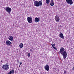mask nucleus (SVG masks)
<instances>
[{
	"instance_id": "11",
	"label": "nucleus",
	"mask_w": 74,
	"mask_h": 74,
	"mask_svg": "<svg viewBox=\"0 0 74 74\" xmlns=\"http://www.w3.org/2000/svg\"><path fill=\"white\" fill-rule=\"evenodd\" d=\"M11 42L9 40H7L6 41V44L8 45H11Z\"/></svg>"
},
{
	"instance_id": "21",
	"label": "nucleus",
	"mask_w": 74,
	"mask_h": 74,
	"mask_svg": "<svg viewBox=\"0 0 74 74\" xmlns=\"http://www.w3.org/2000/svg\"><path fill=\"white\" fill-rule=\"evenodd\" d=\"M51 1L52 2V3H53V0H51Z\"/></svg>"
},
{
	"instance_id": "20",
	"label": "nucleus",
	"mask_w": 74,
	"mask_h": 74,
	"mask_svg": "<svg viewBox=\"0 0 74 74\" xmlns=\"http://www.w3.org/2000/svg\"><path fill=\"white\" fill-rule=\"evenodd\" d=\"M64 74H66V70H64Z\"/></svg>"
},
{
	"instance_id": "14",
	"label": "nucleus",
	"mask_w": 74,
	"mask_h": 74,
	"mask_svg": "<svg viewBox=\"0 0 74 74\" xmlns=\"http://www.w3.org/2000/svg\"><path fill=\"white\" fill-rule=\"evenodd\" d=\"M19 47L21 48H22L23 47V44L22 43H21L19 45Z\"/></svg>"
},
{
	"instance_id": "25",
	"label": "nucleus",
	"mask_w": 74,
	"mask_h": 74,
	"mask_svg": "<svg viewBox=\"0 0 74 74\" xmlns=\"http://www.w3.org/2000/svg\"><path fill=\"white\" fill-rule=\"evenodd\" d=\"M3 62V60H1V62Z\"/></svg>"
},
{
	"instance_id": "8",
	"label": "nucleus",
	"mask_w": 74,
	"mask_h": 74,
	"mask_svg": "<svg viewBox=\"0 0 74 74\" xmlns=\"http://www.w3.org/2000/svg\"><path fill=\"white\" fill-rule=\"evenodd\" d=\"M44 68L47 71H49V67L48 64H47L45 66Z\"/></svg>"
},
{
	"instance_id": "7",
	"label": "nucleus",
	"mask_w": 74,
	"mask_h": 74,
	"mask_svg": "<svg viewBox=\"0 0 74 74\" xmlns=\"http://www.w3.org/2000/svg\"><path fill=\"white\" fill-rule=\"evenodd\" d=\"M55 21L57 22H59V21H60V18H59V16L56 15L55 16Z\"/></svg>"
},
{
	"instance_id": "19",
	"label": "nucleus",
	"mask_w": 74,
	"mask_h": 74,
	"mask_svg": "<svg viewBox=\"0 0 74 74\" xmlns=\"http://www.w3.org/2000/svg\"><path fill=\"white\" fill-rule=\"evenodd\" d=\"M53 49H55V50L56 51H57V49L56 48V47H53Z\"/></svg>"
},
{
	"instance_id": "2",
	"label": "nucleus",
	"mask_w": 74,
	"mask_h": 74,
	"mask_svg": "<svg viewBox=\"0 0 74 74\" xmlns=\"http://www.w3.org/2000/svg\"><path fill=\"white\" fill-rule=\"evenodd\" d=\"M34 5L35 7H39V6H41L42 3V1H36L34 2Z\"/></svg>"
},
{
	"instance_id": "22",
	"label": "nucleus",
	"mask_w": 74,
	"mask_h": 74,
	"mask_svg": "<svg viewBox=\"0 0 74 74\" xmlns=\"http://www.w3.org/2000/svg\"><path fill=\"white\" fill-rule=\"evenodd\" d=\"M20 65H21V64H22V63H20Z\"/></svg>"
},
{
	"instance_id": "13",
	"label": "nucleus",
	"mask_w": 74,
	"mask_h": 74,
	"mask_svg": "<svg viewBox=\"0 0 74 74\" xmlns=\"http://www.w3.org/2000/svg\"><path fill=\"white\" fill-rule=\"evenodd\" d=\"M14 70H12L10 71V72L8 73V74H14Z\"/></svg>"
},
{
	"instance_id": "4",
	"label": "nucleus",
	"mask_w": 74,
	"mask_h": 74,
	"mask_svg": "<svg viewBox=\"0 0 74 74\" xmlns=\"http://www.w3.org/2000/svg\"><path fill=\"white\" fill-rule=\"evenodd\" d=\"M4 9L7 12H8L9 14H10V12H11V11H12L11 8L9 7H5Z\"/></svg>"
},
{
	"instance_id": "12",
	"label": "nucleus",
	"mask_w": 74,
	"mask_h": 74,
	"mask_svg": "<svg viewBox=\"0 0 74 74\" xmlns=\"http://www.w3.org/2000/svg\"><path fill=\"white\" fill-rule=\"evenodd\" d=\"M40 21V19L38 18L37 17H36L35 18L34 22H39Z\"/></svg>"
},
{
	"instance_id": "3",
	"label": "nucleus",
	"mask_w": 74,
	"mask_h": 74,
	"mask_svg": "<svg viewBox=\"0 0 74 74\" xmlns=\"http://www.w3.org/2000/svg\"><path fill=\"white\" fill-rule=\"evenodd\" d=\"M2 68L3 70H5L7 71L9 69V65H7V64L3 65L2 66Z\"/></svg>"
},
{
	"instance_id": "15",
	"label": "nucleus",
	"mask_w": 74,
	"mask_h": 74,
	"mask_svg": "<svg viewBox=\"0 0 74 74\" xmlns=\"http://www.w3.org/2000/svg\"><path fill=\"white\" fill-rule=\"evenodd\" d=\"M46 2L47 4H49V2H50V0H46Z\"/></svg>"
},
{
	"instance_id": "23",
	"label": "nucleus",
	"mask_w": 74,
	"mask_h": 74,
	"mask_svg": "<svg viewBox=\"0 0 74 74\" xmlns=\"http://www.w3.org/2000/svg\"><path fill=\"white\" fill-rule=\"evenodd\" d=\"M30 51H32V49H30Z\"/></svg>"
},
{
	"instance_id": "9",
	"label": "nucleus",
	"mask_w": 74,
	"mask_h": 74,
	"mask_svg": "<svg viewBox=\"0 0 74 74\" xmlns=\"http://www.w3.org/2000/svg\"><path fill=\"white\" fill-rule=\"evenodd\" d=\"M59 37H60V38H62V39H64V36L63 35V34L62 33H60V34H59Z\"/></svg>"
},
{
	"instance_id": "18",
	"label": "nucleus",
	"mask_w": 74,
	"mask_h": 74,
	"mask_svg": "<svg viewBox=\"0 0 74 74\" xmlns=\"http://www.w3.org/2000/svg\"><path fill=\"white\" fill-rule=\"evenodd\" d=\"M27 56L28 57H30V53H29L27 55Z\"/></svg>"
},
{
	"instance_id": "6",
	"label": "nucleus",
	"mask_w": 74,
	"mask_h": 74,
	"mask_svg": "<svg viewBox=\"0 0 74 74\" xmlns=\"http://www.w3.org/2000/svg\"><path fill=\"white\" fill-rule=\"evenodd\" d=\"M66 1L67 2V3L70 5H71L73 3L72 0H66Z\"/></svg>"
},
{
	"instance_id": "17",
	"label": "nucleus",
	"mask_w": 74,
	"mask_h": 74,
	"mask_svg": "<svg viewBox=\"0 0 74 74\" xmlns=\"http://www.w3.org/2000/svg\"><path fill=\"white\" fill-rule=\"evenodd\" d=\"M52 45L51 47L53 48V47H54L55 46V44L52 43L51 44Z\"/></svg>"
},
{
	"instance_id": "1",
	"label": "nucleus",
	"mask_w": 74,
	"mask_h": 74,
	"mask_svg": "<svg viewBox=\"0 0 74 74\" xmlns=\"http://www.w3.org/2000/svg\"><path fill=\"white\" fill-rule=\"evenodd\" d=\"M65 49L63 47L60 48V51H59L60 53H61L63 56L64 59H66L67 57V52L64 51Z\"/></svg>"
},
{
	"instance_id": "5",
	"label": "nucleus",
	"mask_w": 74,
	"mask_h": 74,
	"mask_svg": "<svg viewBox=\"0 0 74 74\" xmlns=\"http://www.w3.org/2000/svg\"><path fill=\"white\" fill-rule=\"evenodd\" d=\"M27 21L29 23H32L33 22L32 18L31 17H28L27 18Z\"/></svg>"
},
{
	"instance_id": "24",
	"label": "nucleus",
	"mask_w": 74,
	"mask_h": 74,
	"mask_svg": "<svg viewBox=\"0 0 74 74\" xmlns=\"http://www.w3.org/2000/svg\"><path fill=\"white\" fill-rule=\"evenodd\" d=\"M60 27H62V25H60Z\"/></svg>"
},
{
	"instance_id": "26",
	"label": "nucleus",
	"mask_w": 74,
	"mask_h": 74,
	"mask_svg": "<svg viewBox=\"0 0 74 74\" xmlns=\"http://www.w3.org/2000/svg\"><path fill=\"white\" fill-rule=\"evenodd\" d=\"M14 25V24H13V25Z\"/></svg>"
},
{
	"instance_id": "16",
	"label": "nucleus",
	"mask_w": 74,
	"mask_h": 74,
	"mask_svg": "<svg viewBox=\"0 0 74 74\" xmlns=\"http://www.w3.org/2000/svg\"><path fill=\"white\" fill-rule=\"evenodd\" d=\"M50 5H51V6H53V5H54V3H53V2L51 3Z\"/></svg>"
},
{
	"instance_id": "10",
	"label": "nucleus",
	"mask_w": 74,
	"mask_h": 74,
	"mask_svg": "<svg viewBox=\"0 0 74 74\" xmlns=\"http://www.w3.org/2000/svg\"><path fill=\"white\" fill-rule=\"evenodd\" d=\"M8 39L10 41H13L14 40V38L12 36H9L8 37Z\"/></svg>"
}]
</instances>
